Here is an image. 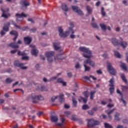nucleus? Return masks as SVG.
<instances>
[{
  "mask_svg": "<svg viewBox=\"0 0 128 128\" xmlns=\"http://www.w3.org/2000/svg\"><path fill=\"white\" fill-rule=\"evenodd\" d=\"M79 50L80 52H84L82 54L84 58H88L84 61V64H88L91 66H94V62L90 60V58L92 56V51L90 50V48L80 46L79 48Z\"/></svg>",
  "mask_w": 128,
  "mask_h": 128,
  "instance_id": "1",
  "label": "nucleus"
},
{
  "mask_svg": "<svg viewBox=\"0 0 128 128\" xmlns=\"http://www.w3.org/2000/svg\"><path fill=\"white\" fill-rule=\"evenodd\" d=\"M112 42L114 46H120L123 48H126V46H128V43L124 41L120 42V43L118 42V40H116V38H112Z\"/></svg>",
  "mask_w": 128,
  "mask_h": 128,
  "instance_id": "2",
  "label": "nucleus"
},
{
  "mask_svg": "<svg viewBox=\"0 0 128 128\" xmlns=\"http://www.w3.org/2000/svg\"><path fill=\"white\" fill-rule=\"evenodd\" d=\"M31 98L33 104H38V100H44V97L42 95L36 96L35 94H32L31 96Z\"/></svg>",
  "mask_w": 128,
  "mask_h": 128,
  "instance_id": "3",
  "label": "nucleus"
},
{
  "mask_svg": "<svg viewBox=\"0 0 128 128\" xmlns=\"http://www.w3.org/2000/svg\"><path fill=\"white\" fill-rule=\"evenodd\" d=\"M88 128H94L95 126H98L100 122L98 120H96L94 118L88 120Z\"/></svg>",
  "mask_w": 128,
  "mask_h": 128,
  "instance_id": "4",
  "label": "nucleus"
},
{
  "mask_svg": "<svg viewBox=\"0 0 128 128\" xmlns=\"http://www.w3.org/2000/svg\"><path fill=\"white\" fill-rule=\"evenodd\" d=\"M107 68L108 72H110V74H112V76H116V70L114 68L112 64L110 62L107 63Z\"/></svg>",
  "mask_w": 128,
  "mask_h": 128,
  "instance_id": "5",
  "label": "nucleus"
},
{
  "mask_svg": "<svg viewBox=\"0 0 128 128\" xmlns=\"http://www.w3.org/2000/svg\"><path fill=\"white\" fill-rule=\"evenodd\" d=\"M45 56L47 58L48 60L50 62H52V60H54V58H52V56H54V52H46L45 54Z\"/></svg>",
  "mask_w": 128,
  "mask_h": 128,
  "instance_id": "6",
  "label": "nucleus"
},
{
  "mask_svg": "<svg viewBox=\"0 0 128 128\" xmlns=\"http://www.w3.org/2000/svg\"><path fill=\"white\" fill-rule=\"evenodd\" d=\"M16 16H17L16 21L18 22H22V20H23L24 18H26V16H28V15L26 14H25L24 12H22L20 14L18 13L16 14Z\"/></svg>",
  "mask_w": 128,
  "mask_h": 128,
  "instance_id": "7",
  "label": "nucleus"
},
{
  "mask_svg": "<svg viewBox=\"0 0 128 128\" xmlns=\"http://www.w3.org/2000/svg\"><path fill=\"white\" fill-rule=\"evenodd\" d=\"M18 44H22V40H18L17 43L16 42H12L8 45V46H10V48H20V46H18Z\"/></svg>",
  "mask_w": 128,
  "mask_h": 128,
  "instance_id": "8",
  "label": "nucleus"
},
{
  "mask_svg": "<svg viewBox=\"0 0 128 128\" xmlns=\"http://www.w3.org/2000/svg\"><path fill=\"white\" fill-rule=\"evenodd\" d=\"M72 8L74 12H76L78 14H79V16H84L82 11L80 10V8L78 6H72Z\"/></svg>",
  "mask_w": 128,
  "mask_h": 128,
  "instance_id": "9",
  "label": "nucleus"
},
{
  "mask_svg": "<svg viewBox=\"0 0 128 128\" xmlns=\"http://www.w3.org/2000/svg\"><path fill=\"white\" fill-rule=\"evenodd\" d=\"M24 64L20 63V62L18 61H15L14 62V65L16 66H18V68H20L22 70H26V68H28V67L24 66Z\"/></svg>",
  "mask_w": 128,
  "mask_h": 128,
  "instance_id": "10",
  "label": "nucleus"
},
{
  "mask_svg": "<svg viewBox=\"0 0 128 128\" xmlns=\"http://www.w3.org/2000/svg\"><path fill=\"white\" fill-rule=\"evenodd\" d=\"M60 46V42L58 40H56L55 42L53 43V46H54V50H60L62 47Z\"/></svg>",
  "mask_w": 128,
  "mask_h": 128,
  "instance_id": "11",
  "label": "nucleus"
},
{
  "mask_svg": "<svg viewBox=\"0 0 128 128\" xmlns=\"http://www.w3.org/2000/svg\"><path fill=\"white\" fill-rule=\"evenodd\" d=\"M20 4L23 8H28V6H30V3L27 0H22V1L20 2Z\"/></svg>",
  "mask_w": 128,
  "mask_h": 128,
  "instance_id": "12",
  "label": "nucleus"
},
{
  "mask_svg": "<svg viewBox=\"0 0 128 128\" xmlns=\"http://www.w3.org/2000/svg\"><path fill=\"white\" fill-rule=\"evenodd\" d=\"M18 56H22V60H28V56H26V52H20V51H18Z\"/></svg>",
  "mask_w": 128,
  "mask_h": 128,
  "instance_id": "13",
  "label": "nucleus"
},
{
  "mask_svg": "<svg viewBox=\"0 0 128 128\" xmlns=\"http://www.w3.org/2000/svg\"><path fill=\"white\" fill-rule=\"evenodd\" d=\"M24 42L26 44H30L32 40V38L30 36H26L24 38Z\"/></svg>",
  "mask_w": 128,
  "mask_h": 128,
  "instance_id": "14",
  "label": "nucleus"
},
{
  "mask_svg": "<svg viewBox=\"0 0 128 128\" xmlns=\"http://www.w3.org/2000/svg\"><path fill=\"white\" fill-rule=\"evenodd\" d=\"M10 34L15 36V37L13 38V40L16 42V38H18V32L16 30H12L10 32Z\"/></svg>",
  "mask_w": 128,
  "mask_h": 128,
  "instance_id": "15",
  "label": "nucleus"
},
{
  "mask_svg": "<svg viewBox=\"0 0 128 128\" xmlns=\"http://www.w3.org/2000/svg\"><path fill=\"white\" fill-rule=\"evenodd\" d=\"M114 110H116V109L114 108L110 110H107L106 111V114H107L108 116V118L110 120H112V115H110V114H112V112H114Z\"/></svg>",
  "mask_w": 128,
  "mask_h": 128,
  "instance_id": "16",
  "label": "nucleus"
},
{
  "mask_svg": "<svg viewBox=\"0 0 128 128\" xmlns=\"http://www.w3.org/2000/svg\"><path fill=\"white\" fill-rule=\"evenodd\" d=\"M57 82L58 84H62L64 86H66V82H64V78H58L57 80Z\"/></svg>",
  "mask_w": 128,
  "mask_h": 128,
  "instance_id": "17",
  "label": "nucleus"
},
{
  "mask_svg": "<svg viewBox=\"0 0 128 128\" xmlns=\"http://www.w3.org/2000/svg\"><path fill=\"white\" fill-rule=\"evenodd\" d=\"M50 118L52 122H56L58 120V116L52 115L50 116Z\"/></svg>",
  "mask_w": 128,
  "mask_h": 128,
  "instance_id": "18",
  "label": "nucleus"
},
{
  "mask_svg": "<svg viewBox=\"0 0 128 128\" xmlns=\"http://www.w3.org/2000/svg\"><path fill=\"white\" fill-rule=\"evenodd\" d=\"M60 120L61 122V123H57L56 124V126H64V120H66V119H64V118L62 117L60 118Z\"/></svg>",
  "mask_w": 128,
  "mask_h": 128,
  "instance_id": "19",
  "label": "nucleus"
},
{
  "mask_svg": "<svg viewBox=\"0 0 128 128\" xmlns=\"http://www.w3.org/2000/svg\"><path fill=\"white\" fill-rule=\"evenodd\" d=\"M72 106L74 108H76L78 106V101L76 100V98L72 97Z\"/></svg>",
  "mask_w": 128,
  "mask_h": 128,
  "instance_id": "20",
  "label": "nucleus"
},
{
  "mask_svg": "<svg viewBox=\"0 0 128 128\" xmlns=\"http://www.w3.org/2000/svg\"><path fill=\"white\" fill-rule=\"evenodd\" d=\"M10 22H7L6 26H3L2 30H4V32H8V30H10V28L8 26H10Z\"/></svg>",
  "mask_w": 128,
  "mask_h": 128,
  "instance_id": "21",
  "label": "nucleus"
},
{
  "mask_svg": "<svg viewBox=\"0 0 128 128\" xmlns=\"http://www.w3.org/2000/svg\"><path fill=\"white\" fill-rule=\"evenodd\" d=\"M31 54H32V56H38V50L32 49V50Z\"/></svg>",
  "mask_w": 128,
  "mask_h": 128,
  "instance_id": "22",
  "label": "nucleus"
},
{
  "mask_svg": "<svg viewBox=\"0 0 128 128\" xmlns=\"http://www.w3.org/2000/svg\"><path fill=\"white\" fill-rule=\"evenodd\" d=\"M64 94H61L59 96V102H64Z\"/></svg>",
  "mask_w": 128,
  "mask_h": 128,
  "instance_id": "23",
  "label": "nucleus"
},
{
  "mask_svg": "<svg viewBox=\"0 0 128 128\" xmlns=\"http://www.w3.org/2000/svg\"><path fill=\"white\" fill-rule=\"evenodd\" d=\"M110 84H109V86H110V88H114V78H111L110 81Z\"/></svg>",
  "mask_w": 128,
  "mask_h": 128,
  "instance_id": "24",
  "label": "nucleus"
},
{
  "mask_svg": "<svg viewBox=\"0 0 128 128\" xmlns=\"http://www.w3.org/2000/svg\"><path fill=\"white\" fill-rule=\"evenodd\" d=\"M1 10L2 12V18H8V16L6 14V10H4L2 8H1Z\"/></svg>",
  "mask_w": 128,
  "mask_h": 128,
  "instance_id": "25",
  "label": "nucleus"
},
{
  "mask_svg": "<svg viewBox=\"0 0 128 128\" xmlns=\"http://www.w3.org/2000/svg\"><path fill=\"white\" fill-rule=\"evenodd\" d=\"M86 8L88 14H92V9L90 8V6H87Z\"/></svg>",
  "mask_w": 128,
  "mask_h": 128,
  "instance_id": "26",
  "label": "nucleus"
},
{
  "mask_svg": "<svg viewBox=\"0 0 128 128\" xmlns=\"http://www.w3.org/2000/svg\"><path fill=\"white\" fill-rule=\"evenodd\" d=\"M62 10H64V12H68V8L66 4H62Z\"/></svg>",
  "mask_w": 128,
  "mask_h": 128,
  "instance_id": "27",
  "label": "nucleus"
},
{
  "mask_svg": "<svg viewBox=\"0 0 128 128\" xmlns=\"http://www.w3.org/2000/svg\"><path fill=\"white\" fill-rule=\"evenodd\" d=\"M60 36L61 38H66L68 36V32L66 31L65 32H63Z\"/></svg>",
  "mask_w": 128,
  "mask_h": 128,
  "instance_id": "28",
  "label": "nucleus"
},
{
  "mask_svg": "<svg viewBox=\"0 0 128 128\" xmlns=\"http://www.w3.org/2000/svg\"><path fill=\"white\" fill-rule=\"evenodd\" d=\"M120 68H122L124 70H128V68L126 67V64L122 63L120 64Z\"/></svg>",
  "mask_w": 128,
  "mask_h": 128,
  "instance_id": "29",
  "label": "nucleus"
},
{
  "mask_svg": "<svg viewBox=\"0 0 128 128\" xmlns=\"http://www.w3.org/2000/svg\"><path fill=\"white\" fill-rule=\"evenodd\" d=\"M102 30H106V26L104 24H100Z\"/></svg>",
  "mask_w": 128,
  "mask_h": 128,
  "instance_id": "30",
  "label": "nucleus"
},
{
  "mask_svg": "<svg viewBox=\"0 0 128 128\" xmlns=\"http://www.w3.org/2000/svg\"><path fill=\"white\" fill-rule=\"evenodd\" d=\"M96 94V91H92L90 92V99L94 100V94Z\"/></svg>",
  "mask_w": 128,
  "mask_h": 128,
  "instance_id": "31",
  "label": "nucleus"
},
{
  "mask_svg": "<svg viewBox=\"0 0 128 128\" xmlns=\"http://www.w3.org/2000/svg\"><path fill=\"white\" fill-rule=\"evenodd\" d=\"M120 77H121V78L122 80L124 82H128V80H126V76H124V74H120Z\"/></svg>",
  "mask_w": 128,
  "mask_h": 128,
  "instance_id": "32",
  "label": "nucleus"
},
{
  "mask_svg": "<svg viewBox=\"0 0 128 128\" xmlns=\"http://www.w3.org/2000/svg\"><path fill=\"white\" fill-rule=\"evenodd\" d=\"M114 120H120V113L116 112L114 116Z\"/></svg>",
  "mask_w": 128,
  "mask_h": 128,
  "instance_id": "33",
  "label": "nucleus"
},
{
  "mask_svg": "<svg viewBox=\"0 0 128 128\" xmlns=\"http://www.w3.org/2000/svg\"><path fill=\"white\" fill-rule=\"evenodd\" d=\"M68 32V34L69 35L70 34H74V30L72 29V28L69 27Z\"/></svg>",
  "mask_w": 128,
  "mask_h": 128,
  "instance_id": "34",
  "label": "nucleus"
},
{
  "mask_svg": "<svg viewBox=\"0 0 128 128\" xmlns=\"http://www.w3.org/2000/svg\"><path fill=\"white\" fill-rule=\"evenodd\" d=\"M84 70L85 72H90V67L88 66L86 64H84Z\"/></svg>",
  "mask_w": 128,
  "mask_h": 128,
  "instance_id": "35",
  "label": "nucleus"
},
{
  "mask_svg": "<svg viewBox=\"0 0 128 128\" xmlns=\"http://www.w3.org/2000/svg\"><path fill=\"white\" fill-rule=\"evenodd\" d=\"M14 82V80L12 79H10V78H7L6 80V84H10V82Z\"/></svg>",
  "mask_w": 128,
  "mask_h": 128,
  "instance_id": "36",
  "label": "nucleus"
},
{
  "mask_svg": "<svg viewBox=\"0 0 128 128\" xmlns=\"http://www.w3.org/2000/svg\"><path fill=\"white\" fill-rule=\"evenodd\" d=\"M114 56H116V58H120V52H118L114 51Z\"/></svg>",
  "mask_w": 128,
  "mask_h": 128,
  "instance_id": "37",
  "label": "nucleus"
},
{
  "mask_svg": "<svg viewBox=\"0 0 128 128\" xmlns=\"http://www.w3.org/2000/svg\"><path fill=\"white\" fill-rule=\"evenodd\" d=\"M58 32L60 33L59 36H60V34H62L64 32V30H62V26L58 27Z\"/></svg>",
  "mask_w": 128,
  "mask_h": 128,
  "instance_id": "38",
  "label": "nucleus"
},
{
  "mask_svg": "<svg viewBox=\"0 0 128 128\" xmlns=\"http://www.w3.org/2000/svg\"><path fill=\"white\" fill-rule=\"evenodd\" d=\"M109 90L110 94H112L114 92V87H110L109 88Z\"/></svg>",
  "mask_w": 128,
  "mask_h": 128,
  "instance_id": "39",
  "label": "nucleus"
},
{
  "mask_svg": "<svg viewBox=\"0 0 128 128\" xmlns=\"http://www.w3.org/2000/svg\"><path fill=\"white\" fill-rule=\"evenodd\" d=\"M80 100H83L84 104H86V102H88V98L80 96Z\"/></svg>",
  "mask_w": 128,
  "mask_h": 128,
  "instance_id": "40",
  "label": "nucleus"
},
{
  "mask_svg": "<svg viewBox=\"0 0 128 128\" xmlns=\"http://www.w3.org/2000/svg\"><path fill=\"white\" fill-rule=\"evenodd\" d=\"M75 88L73 90L74 92H76L78 90V82H75Z\"/></svg>",
  "mask_w": 128,
  "mask_h": 128,
  "instance_id": "41",
  "label": "nucleus"
},
{
  "mask_svg": "<svg viewBox=\"0 0 128 128\" xmlns=\"http://www.w3.org/2000/svg\"><path fill=\"white\" fill-rule=\"evenodd\" d=\"M82 108V110H88V108H90V106H88V105L84 104V105H83Z\"/></svg>",
  "mask_w": 128,
  "mask_h": 128,
  "instance_id": "42",
  "label": "nucleus"
},
{
  "mask_svg": "<svg viewBox=\"0 0 128 128\" xmlns=\"http://www.w3.org/2000/svg\"><path fill=\"white\" fill-rule=\"evenodd\" d=\"M12 24H14V26H15L16 28H19V30H20L22 28V27H20V26L16 24V22H12Z\"/></svg>",
  "mask_w": 128,
  "mask_h": 128,
  "instance_id": "43",
  "label": "nucleus"
},
{
  "mask_svg": "<svg viewBox=\"0 0 128 128\" xmlns=\"http://www.w3.org/2000/svg\"><path fill=\"white\" fill-rule=\"evenodd\" d=\"M104 7H102L101 12H102V16H106V12H104Z\"/></svg>",
  "mask_w": 128,
  "mask_h": 128,
  "instance_id": "44",
  "label": "nucleus"
},
{
  "mask_svg": "<svg viewBox=\"0 0 128 128\" xmlns=\"http://www.w3.org/2000/svg\"><path fill=\"white\" fill-rule=\"evenodd\" d=\"M104 126L106 128H112V125L108 124V123H105Z\"/></svg>",
  "mask_w": 128,
  "mask_h": 128,
  "instance_id": "45",
  "label": "nucleus"
},
{
  "mask_svg": "<svg viewBox=\"0 0 128 128\" xmlns=\"http://www.w3.org/2000/svg\"><path fill=\"white\" fill-rule=\"evenodd\" d=\"M56 78H58V76H53L48 80V82H52V80H56Z\"/></svg>",
  "mask_w": 128,
  "mask_h": 128,
  "instance_id": "46",
  "label": "nucleus"
},
{
  "mask_svg": "<svg viewBox=\"0 0 128 128\" xmlns=\"http://www.w3.org/2000/svg\"><path fill=\"white\" fill-rule=\"evenodd\" d=\"M92 26L94 28H98V26L96 23H92Z\"/></svg>",
  "mask_w": 128,
  "mask_h": 128,
  "instance_id": "47",
  "label": "nucleus"
},
{
  "mask_svg": "<svg viewBox=\"0 0 128 128\" xmlns=\"http://www.w3.org/2000/svg\"><path fill=\"white\" fill-rule=\"evenodd\" d=\"M83 94H84L85 98H88V92L87 91L83 92Z\"/></svg>",
  "mask_w": 128,
  "mask_h": 128,
  "instance_id": "48",
  "label": "nucleus"
},
{
  "mask_svg": "<svg viewBox=\"0 0 128 128\" xmlns=\"http://www.w3.org/2000/svg\"><path fill=\"white\" fill-rule=\"evenodd\" d=\"M88 114H90V116H92V115L94 114V110H88Z\"/></svg>",
  "mask_w": 128,
  "mask_h": 128,
  "instance_id": "49",
  "label": "nucleus"
},
{
  "mask_svg": "<svg viewBox=\"0 0 128 128\" xmlns=\"http://www.w3.org/2000/svg\"><path fill=\"white\" fill-rule=\"evenodd\" d=\"M116 92H117V94H118L121 96V98H122V96H124L122 95V92H120V90L117 89V90H116Z\"/></svg>",
  "mask_w": 128,
  "mask_h": 128,
  "instance_id": "50",
  "label": "nucleus"
},
{
  "mask_svg": "<svg viewBox=\"0 0 128 128\" xmlns=\"http://www.w3.org/2000/svg\"><path fill=\"white\" fill-rule=\"evenodd\" d=\"M120 100H122L124 104V106H126V100H124V96L122 97H121V98L120 99Z\"/></svg>",
  "mask_w": 128,
  "mask_h": 128,
  "instance_id": "51",
  "label": "nucleus"
},
{
  "mask_svg": "<svg viewBox=\"0 0 128 128\" xmlns=\"http://www.w3.org/2000/svg\"><path fill=\"white\" fill-rule=\"evenodd\" d=\"M128 88V86H122V90L123 91L126 90Z\"/></svg>",
  "mask_w": 128,
  "mask_h": 128,
  "instance_id": "52",
  "label": "nucleus"
},
{
  "mask_svg": "<svg viewBox=\"0 0 128 128\" xmlns=\"http://www.w3.org/2000/svg\"><path fill=\"white\" fill-rule=\"evenodd\" d=\"M58 98V96H52L51 98L52 102H54Z\"/></svg>",
  "mask_w": 128,
  "mask_h": 128,
  "instance_id": "53",
  "label": "nucleus"
},
{
  "mask_svg": "<svg viewBox=\"0 0 128 128\" xmlns=\"http://www.w3.org/2000/svg\"><path fill=\"white\" fill-rule=\"evenodd\" d=\"M58 60H64V57H62V54H58Z\"/></svg>",
  "mask_w": 128,
  "mask_h": 128,
  "instance_id": "54",
  "label": "nucleus"
},
{
  "mask_svg": "<svg viewBox=\"0 0 128 128\" xmlns=\"http://www.w3.org/2000/svg\"><path fill=\"white\" fill-rule=\"evenodd\" d=\"M28 22H30L32 24L34 23V20H33L32 18H28Z\"/></svg>",
  "mask_w": 128,
  "mask_h": 128,
  "instance_id": "55",
  "label": "nucleus"
},
{
  "mask_svg": "<svg viewBox=\"0 0 128 128\" xmlns=\"http://www.w3.org/2000/svg\"><path fill=\"white\" fill-rule=\"evenodd\" d=\"M18 90H20L21 92H22V94H24V90H22V89H19V88L14 89V92H18Z\"/></svg>",
  "mask_w": 128,
  "mask_h": 128,
  "instance_id": "56",
  "label": "nucleus"
},
{
  "mask_svg": "<svg viewBox=\"0 0 128 128\" xmlns=\"http://www.w3.org/2000/svg\"><path fill=\"white\" fill-rule=\"evenodd\" d=\"M96 72L98 74H102V72L101 70H97Z\"/></svg>",
  "mask_w": 128,
  "mask_h": 128,
  "instance_id": "57",
  "label": "nucleus"
},
{
  "mask_svg": "<svg viewBox=\"0 0 128 128\" xmlns=\"http://www.w3.org/2000/svg\"><path fill=\"white\" fill-rule=\"evenodd\" d=\"M28 26H24V27L21 28L20 30H22L24 31V30H28Z\"/></svg>",
  "mask_w": 128,
  "mask_h": 128,
  "instance_id": "58",
  "label": "nucleus"
},
{
  "mask_svg": "<svg viewBox=\"0 0 128 128\" xmlns=\"http://www.w3.org/2000/svg\"><path fill=\"white\" fill-rule=\"evenodd\" d=\"M72 120H76V116L72 115Z\"/></svg>",
  "mask_w": 128,
  "mask_h": 128,
  "instance_id": "59",
  "label": "nucleus"
},
{
  "mask_svg": "<svg viewBox=\"0 0 128 128\" xmlns=\"http://www.w3.org/2000/svg\"><path fill=\"white\" fill-rule=\"evenodd\" d=\"M36 28H34L30 30V32H36Z\"/></svg>",
  "mask_w": 128,
  "mask_h": 128,
  "instance_id": "60",
  "label": "nucleus"
},
{
  "mask_svg": "<svg viewBox=\"0 0 128 128\" xmlns=\"http://www.w3.org/2000/svg\"><path fill=\"white\" fill-rule=\"evenodd\" d=\"M70 26H71V27H70V28H74V22H70Z\"/></svg>",
  "mask_w": 128,
  "mask_h": 128,
  "instance_id": "61",
  "label": "nucleus"
},
{
  "mask_svg": "<svg viewBox=\"0 0 128 128\" xmlns=\"http://www.w3.org/2000/svg\"><path fill=\"white\" fill-rule=\"evenodd\" d=\"M101 104L103 105V106H106V104H107L106 102L104 101V100H102L101 102Z\"/></svg>",
  "mask_w": 128,
  "mask_h": 128,
  "instance_id": "62",
  "label": "nucleus"
},
{
  "mask_svg": "<svg viewBox=\"0 0 128 128\" xmlns=\"http://www.w3.org/2000/svg\"><path fill=\"white\" fill-rule=\"evenodd\" d=\"M1 36H4V34H6V32H4V30H2L0 32Z\"/></svg>",
  "mask_w": 128,
  "mask_h": 128,
  "instance_id": "63",
  "label": "nucleus"
},
{
  "mask_svg": "<svg viewBox=\"0 0 128 128\" xmlns=\"http://www.w3.org/2000/svg\"><path fill=\"white\" fill-rule=\"evenodd\" d=\"M42 114H44V112H38L37 113V115H38V116H42Z\"/></svg>",
  "mask_w": 128,
  "mask_h": 128,
  "instance_id": "64",
  "label": "nucleus"
}]
</instances>
